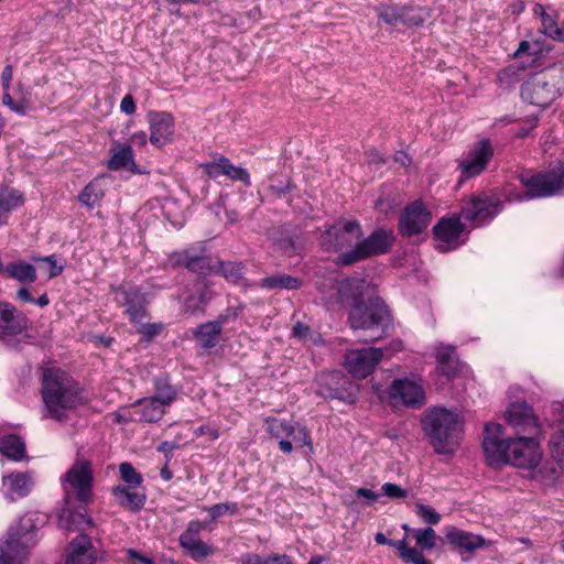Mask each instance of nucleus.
I'll return each instance as SVG.
<instances>
[{
  "instance_id": "nucleus-1",
  "label": "nucleus",
  "mask_w": 564,
  "mask_h": 564,
  "mask_svg": "<svg viewBox=\"0 0 564 564\" xmlns=\"http://www.w3.org/2000/svg\"><path fill=\"white\" fill-rule=\"evenodd\" d=\"M502 426L487 423L484 430L482 448L487 463L492 467L511 464L518 468L534 469L542 460V451L536 436L520 435L502 438Z\"/></svg>"
},
{
  "instance_id": "nucleus-2",
  "label": "nucleus",
  "mask_w": 564,
  "mask_h": 564,
  "mask_svg": "<svg viewBox=\"0 0 564 564\" xmlns=\"http://www.w3.org/2000/svg\"><path fill=\"white\" fill-rule=\"evenodd\" d=\"M43 416L57 422L68 420L69 414L86 402L79 382L67 371L47 368L41 381Z\"/></svg>"
},
{
  "instance_id": "nucleus-3",
  "label": "nucleus",
  "mask_w": 564,
  "mask_h": 564,
  "mask_svg": "<svg viewBox=\"0 0 564 564\" xmlns=\"http://www.w3.org/2000/svg\"><path fill=\"white\" fill-rule=\"evenodd\" d=\"M423 430L438 454L453 453L463 431L459 415L444 408L429 410L422 419Z\"/></svg>"
},
{
  "instance_id": "nucleus-4",
  "label": "nucleus",
  "mask_w": 564,
  "mask_h": 564,
  "mask_svg": "<svg viewBox=\"0 0 564 564\" xmlns=\"http://www.w3.org/2000/svg\"><path fill=\"white\" fill-rule=\"evenodd\" d=\"M349 324L355 330L369 332V335L362 339L365 343H375L387 335L391 316L384 302L379 297H373L367 303L352 306L349 313Z\"/></svg>"
},
{
  "instance_id": "nucleus-5",
  "label": "nucleus",
  "mask_w": 564,
  "mask_h": 564,
  "mask_svg": "<svg viewBox=\"0 0 564 564\" xmlns=\"http://www.w3.org/2000/svg\"><path fill=\"white\" fill-rule=\"evenodd\" d=\"M64 501L70 506L78 501L87 506L93 500L94 471L91 463L84 458H77L62 477Z\"/></svg>"
},
{
  "instance_id": "nucleus-6",
  "label": "nucleus",
  "mask_w": 564,
  "mask_h": 564,
  "mask_svg": "<svg viewBox=\"0 0 564 564\" xmlns=\"http://www.w3.org/2000/svg\"><path fill=\"white\" fill-rule=\"evenodd\" d=\"M564 89V80L560 70L541 72L531 76L521 87L524 101L539 107L551 105Z\"/></svg>"
},
{
  "instance_id": "nucleus-7",
  "label": "nucleus",
  "mask_w": 564,
  "mask_h": 564,
  "mask_svg": "<svg viewBox=\"0 0 564 564\" xmlns=\"http://www.w3.org/2000/svg\"><path fill=\"white\" fill-rule=\"evenodd\" d=\"M519 180L525 188L519 199L530 200L558 195L564 191V163L558 162L545 172L522 173Z\"/></svg>"
},
{
  "instance_id": "nucleus-8",
  "label": "nucleus",
  "mask_w": 564,
  "mask_h": 564,
  "mask_svg": "<svg viewBox=\"0 0 564 564\" xmlns=\"http://www.w3.org/2000/svg\"><path fill=\"white\" fill-rule=\"evenodd\" d=\"M394 241L391 230L377 229L366 239H360L355 248L341 252L336 263L340 265H351L364 259L387 253Z\"/></svg>"
},
{
  "instance_id": "nucleus-9",
  "label": "nucleus",
  "mask_w": 564,
  "mask_h": 564,
  "mask_svg": "<svg viewBox=\"0 0 564 564\" xmlns=\"http://www.w3.org/2000/svg\"><path fill=\"white\" fill-rule=\"evenodd\" d=\"M502 210V203L495 194L477 193L462 202L460 216L471 221L474 226H481L491 220Z\"/></svg>"
},
{
  "instance_id": "nucleus-10",
  "label": "nucleus",
  "mask_w": 564,
  "mask_h": 564,
  "mask_svg": "<svg viewBox=\"0 0 564 564\" xmlns=\"http://www.w3.org/2000/svg\"><path fill=\"white\" fill-rule=\"evenodd\" d=\"M362 229L357 220L339 219L322 235V246L327 251L352 249L362 238Z\"/></svg>"
},
{
  "instance_id": "nucleus-11",
  "label": "nucleus",
  "mask_w": 564,
  "mask_h": 564,
  "mask_svg": "<svg viewBox=\"0 0 564 564\" xmlns=\"http://www.w3.org/2000/svg\"><path fill=\"white\" fill-rule=\"evenodd\" d=\"M495 154L489 139L475 142L468 152L458 161L460 180H468L481 174L488 167Z\"/></svg>"
},
{
  "instance_id": "nucleus-12",
  "label": "nucleus",
  "mask_w": 564,
  "mask_h": 564,
  "mask_svg": "<svg viewBox=\"0 0 564 564\" xmlns=\"http://www.w3.org/2000/svg\"><path fill=\"white\" fill-rule=\"evenodd\" d=\"M387 352L388 348L375 347L347 350L345 367L352 377L364 379L373 371Z\"/></svg>"
},
{
  "instance_id": "nucleus-13",
  "label": "nucleus",
  "mask_w": 564,
  "mask_h": 564,
  "mask_svg": "<svg viewBox=\"0 0 564 564\" xmlns=\"http://www.w3.org/2000/svg\"><path fill=\"white\" fill-rule=\"evenodd\" d=\"M507 421L520 436H538L541 433V425L535 416L532 406L525 402L512 403L507 410Z\"/></svg>"
},
{
  "instance_id": "nucleus-14",
  "label": "nucleus",
  "mask_w": 564,
  "mask_h": 564,
  "mask_svg": "<svg viewBox=\"0 0 564 564\" xmlns=\"http://www.w3.org/2000/svg\"><path fill=\"white\" fill-rule=\"evenodd\" d=\"M375 10L379 19L388 25L419 26L425 21L421 10L413 7L380 3Z\"/></svg>"
},
{
  "instance_id": "nucleus-15",
  "label": "nucleus",
  "mask_w": 564,
  "mask_h": 564,
  "mask_svg": "<svg viewBox=\"0 0 564 564\" xmlns=\"http://www.w3.org/2000/svg\"><path fill=\"white\" fill-rule=\"evenodd\" d=\"M115 301L124 307L130 321L141 323L147 317L145 297L137 286H119L113 289Z\"/></svg>"
},
{
  "instance_id": "nucleus-16",
  "label": "nucleus",
  "mask_w": 564,
  "mask_h": 564,
  "mask_svg": "<svg viewBox=\"0 0 564 564\" xmlns=\"http://www.w3.org/2000/svg\"><path fill=\"white\" fill-rule=\"evenodd\" d=\"M432 215L422 202L410 204L399 220V230L402 236L412 237L422 232L431 223Z\"/></svg>"
},
{
  "instance_id": "nucleus-17",
  "label": "nucleus",
  "mask_w": 564,
  "mask_h": 564,
  "mask_svg": "<svg viewBox=\"0 0 564 564\" xmlns=\"http://www.w3.org/2000/svg\"><path fill=\"white\" fill-rule=\"evenodd\" d=\"M464 229L460 215L442 218L433 228L436 239L441 242L437 248L443 252L457 248L462 243L459 237Z\"/></svg>"
},
{
  "instance_id": "nucleus-18",
  "label": "nucleus",
  "mask_w": 564,
  "mask_h": 564,
  "mask_svg": "<svg viewBox=\"0 0 564 564\" xmlns=\"http://www.w3.org/2000/svg\"><path fill=\"white\" fill-rule=\"evenodd\" d=\"M445 538L447 543L457 550L462 555H474L479 549L491 545L482 535L451 527L446 530Z\"/></svg>"
},
{
  "instance_id": "nucleus-19",
  "label": "nucleus",
  "mask_w": 564,
  "mask_h": 564,
  "mask_svg": "<svg viewBox=\"0 0 564 564\" xmlns=\"http://www.w3.org/2000/svg\"><path fill=\"white\" fill-rule=\"evenodd\" d=\"M34 473L13 471L2 477V490L9 501L29 496L34 487Z\"/></svg>"
},
{
  "instance_id": "nucleus-20",
  "label": "nucleus",
  "mask_w": 564,
  "mask_h": 564,
  "mask_svg": "<svg viewBox=\"0 0 564 564\" xmlns=\"http://www.w3.org/2000/svg\"><path fill=\"white\" fill-rule=\"evenodd\" d=\"M150 142L161 148L172 140L174 134V119L169 112H151L149 115Z\"/></svg>"
},
{
  "instance_id": "nucleus-21",
  "label": "nucleus",
  "mask_w": 564,
  "mask_h": 564,
  "mask_svg": "<svg viewBox=\"0 0 564 564\" xmlns=\"http://www.w3.org/2000/svg\"><path fill=\"white\" fill-rule=\"evenodd\" d=\"M390 398L400 400L409 406L421 405L424 402L423 388L409 379H395L390 386Z\"/></svg>"
},
{
  "instance_id": "nucleus-22",
  "label": "nucleus",
  "mask_w": 564,
  "mask_h": 564,
  "mask_svg": "<svg viewBox=\"0 0 564 564\" xmlns=\"http://www.w3.org/2000/svg\"><path fill=\"white\" fill-rule=\"evenodd\" d=\"M28 325V318L8 303H0V336L21 334Z\"/></svg>"
},
{
  "instance_id": "nucleus-23",
  "label": "nucleus",
  "mask_w": 564,
  "mask_h": 564,
  "mask_svg": "<svg viewBox=\"0 0 564 564\" xmlns=\"http://www.w3.org/2000/svg\"><path fill=\"white\" fill-rule=\"evenodd\" d=\"M96 555L89 536L77 535L68 546L66 564H95Z\"/></svg>"
},
{
  "instance_id": "nucleus-24",
  "label": "nucleus",
  "mask_w": 564,
  "mask_h": 564,
  "mask_svg": "<svg viewBox=\"0 0 564 564\" xmlns=\"http://www.w3.org/2000/svg\"><path fill=\"white\" fill-rule=\"evenodd\" d=\"M172 268L185 267L192 272L207 274L210 271V259L206 256H193L188 251H176L169 256Z\"/></svg>"
},
{
  "instance_id": "nucleus-25",
  "label": "nucleus",
  "mask_w": 564,
  "mask_h": 564,
  "mask_svg": "<svg viewBox=\"0 0 564 564\" xmlns=\"http://www.w3.org/2000/svg\"><path fill=\"white\" fill-rule=\"evenodd\" d=\"M303 282L300 278L285 273H278L263 278L257 283V285L261 289L288 291L299 290Z\"/></svg>"
},
{
  "instance_id": "nucleus-26",
  "label": "nucleus",
  "mask_w": 564,
  "mask_h": 564,
  "mask_svg": "<svg viewBox=\"0 0 564 564\" xmlns=\"http://www.w3.org/2000/svg\"><path fill=\"white\" fill-rule=\"evenodd\" d=\"M112 155L108 161V169L119 171L127 169L134 172L135 163L133 159V151L129 144H118L111 149Z\"/></svg>"
},
{
  "instance_id": "nucleus-27",
  "label": "nucleus",
  "mask_w": 564,
  "mask_h": 564,
  "mask_svg": "<svg viewBox=\"0 0 564 564\" xmlns=\"http://www.w3.org/2000/svg\"><path fill=\"white\" fill-rule=\"evenodd\" d=\"M112 495L121 507L130 511H139L143 508L145 502V496L143 494L131 491L130 488L122 486L115 487Z\"/></svg>"
},
{
  "instance_id": "nucleus-28",
  "label": "nucleus",
  "mask_w": 564,
  "mask_h": 564,
  "mask_svg": "<svg viewBox=\"0 0 564 564\" xmlns=\"http://www.w3.org/2000/svg\"><path fill=\"white\" fill-rule=\"evenodd\" d=\"M221 329L215 321L207 322L196 328L194 337L203 348H214L219 341Z\"/></svg>"
},
{
  "instance_id": "nucleus-29",
  "label": "nucleus",
  "mask_w": 564,
  "mask_h": 564,
  "mask_svg": "<svg viewBox=\"0 0 564 564\" xmlns=\"http://www.w3.org/2000/svg\"><path fill=\"white\" fill-rule=\"evenodd\" d=\"M290 426L291 424L288 422L274 417L265 420L267 432L271 436L280 440L279 447L283 453H291L293 449L292 443L288 440Z\"/></svg>"
},
{
  "instance_id": "nucleus-30",
  "label": "nucleus",
  "mask_w": 564,
  "mask_h": 564,
  "mask_svg": "<svg viewBox=\"0 0 564 564\" xmlns=\"http://www.w3.org/2000/svg\"><path fill=\"white\" fill-rule=\"evenodd\" d=\"M4 274L21 283H32L37 279L35 267L24 261L8 263L6 265Z\"/></svg>"
},
{
  "instance_id": "nucleus-31",
  "label": "nucleus",
  "mask_w": 564,
  "mask_h": 564,
  "mask_svg": "<svg viewBox=\"0 0 564 564\" xmlns=\"http://www.w3.org/2000/svg\"><path fill=\"white\" fill-rule=\"evenodd\" d=\"M0 452L12 460H22L25 456V443L18 435H6L0 438Z\"/></svg>"
},
{
  "instance_id": "nucleus-32",
  "label": "nucleus",
  "mask_w": 564,
  "mask_h": 564,
  "mask_svg": "<svg viewBox=\"0 0 564 564\" xmlns=\"http://www.w3.org/2000/svg\"><path fill=\"white\" fill-rule=\"evenodd\" d=\"M178 543L181 547L186 552V554L194 561L200 562L206 557L214 554L213 546L208 545L200 539L197 540H184L178 539Z\"/></svg>"
},
{
  "instance_id": "nucleus-33",
  "label": "nucleus",
  "mask_w": 564,
  "mask_h": 564,
  "mask_svg": "<svg viewBox=\"0 0 564 564\" xmlns=\"http://www.w3.org/2000/svg\"><path fill=\"white\" fill-rule=\"evenodd\" d=\"M140 409V420L144 422H158L165 414V408L152 398L140 399L135 402Z\"/></svg>"
},
{
  "instance_id": "nucleus-34",
  "label": "nucleus",
  "mask_w": 564,
  "mask_h": 564,
  "mask_svg": "<svg viewBox=\"0 0 564 564\" xmlns=\"http://www.w3.org/2000/svg\"><path fill=\"white\" fill-rule=\"evenodd\" d=\"M84 523L90 525L91 520L84 513H74L69 509H64L58 519V525L66 531H74Z\"/></svg>"
},
{
  "instance_id": "nucleus-35",
  "label": "nucleus",
  "mask_w": 564,
  "mask_h": 564,
  "mask_svg": "<svg viewBox=\"0 0 564 564\" xmlns=\"http://www.w3.org/2000/svg\"><path fill=\"white\" fill-rule=\"evenodd\" d=\"M155 394L152 397L164 408L171 405L176 399V390L163 378L155 380Z\"/></svg>"
},
{
  "instance_id": "nucleus-36",
  "label": "nucleus",
  "mask_w": 564,
  "mask_h": 564,
  "mask_svg": "<svg viewBox=\"0 0 564 564\" xmlns=\"http://www.w3.org/2000/svg\"><path fill=\"white\" fill-rule=\"evenodd\" d=\"M104 197V189L98 181H91L85 186L78 198L83 205L94 207Z\"/></svg>"
},
{
  "instance_id": "nucleus-37",
  "label": "nucleus",
  "mask_w": 564,
  "mask_h": 564,
  "mask_svg": "<svg viewBox=\"0 0 564 564\" xmlns=\"http://www.w3.org/2000/svg\"><path fill=\"white\" fill-rule=\"evenodd\" d=\"M218 271L227 281L238 284L243 279L245 265L242 262H220Z\"/></svg>"
},
{
  "instance_id": "nucleus-38",
  "label": "nucleus",
  "mask_w": 564,
  "mask_h": 564,
  "mask_svg": "<svg viewBox=\"0 0 564 564\" xmlns=\"http://www.w3.org/2000/svg\"><path fill=\"white\" fill-rule=\"evenodd\" d=\"M523 68L518 65H509L497 74V82L503 88H510L522 78Z\"/></svg>"
},
{
  "instance_id": "nucleus-39",
  "label": "nucleus",
  "mask_w": 564,
  "mask_h": 564,
  "mask_svg": "<svg viewBox=\"0 0 564 564\" xmlns=\"http://www.w3.org/2000/svg\"><path fill=\"white\" fill-rule=\"evenodd\" d=\"M24 203L23 194L14 188H7L0 192V206L4 212H12Z\"/></svg>"
},
{
  "instance_id": "nucleus-40",
  "label": "nucleus",
  "mask_w": 564,
  "mask_h": 564,
  "mask_svg": "<svg viewBox=\"0 0 564 564\" xmlns=\"http://www.w3.org/2000/svg\"><path fill=\"white\" fill-rule=\"evenodd\" d=\"M557 18V13H547L541 20L542 32L554 41L564 42V32L560 31Z\"/></svg>"
},
{
  "instance_id": "nucleus-41",
  "label": "nucleus",
  "mask_w": 564,
  "mask_h": 564,
  "mask_svg": "<svg viewBox=\"0 0 564 564\" xmlns=\"http://www.w3.org/2000/svg\"><path fill=\"white\" fill-rule=\"evenodd\" d=\"M223 175H226L231 181H240L246 186H250V175L249 172L241 167L234 165L228 158L224 159L223 161Z\"/></svg>"
},
{
  "instance_id": "nucleus-42",
  "label": "nucleus",
  "mask_w": 564,
  "mask_h": 564,
  "mask_svg": "<svg viewBox=\"0 0 564 564\" xmlns=\"http://www.w3.org/2000/svg\"><path fill=\"white\" fill-rule=\"evenodd\" d=\"M416 545L422 550H432L436 546V532L431 527L413 530Z\"/></svg>"
},
{
  "instance_id": "nucleus-43",
  "label": "nucleus",
  "mask_w": 564,
  "mask_h": 564,
  "mask_svg": "<svg viewBox=\"0 0 564 564\" xmlns=\"http://www.w3.org/2000/svg\"><path fill=\"white\" fill-rule=\"evenodd\" d=\"M120 477L130 488H135L141 485L142 476L139 474L130 463H121L119 465Z\"/></svg>"
},
{
  "instance_id": "nucleus-44",
  "label": "nucleus",
  "mask_w": 564,
  "mask_h": 564,
  "mask_svg": "<svg viewBox=\"0 0 564 564\" xmlns=\"http://www.w3.org/2000/svg\"><path fill=\"white\" fill-rule=\"evenodd\" d=\"M552 457L564 466V431L554 433L550 438Z\"/></svg>"
},
{
  "instance_id": "nucleus-45",
  "label": "nucleus",
  "mask_w": 564,
  "mask_h": 564,
  "mask_svg": "<svg viewBox=\"0 0 564 564\" xmlns=\"http://www.w3.org/2000/svg\"><path fill=\"white\" fill-rule=\"evenodd\" d=\"M205 509L208 510L212 521H215L225 514H236L239 507L237 502H221Z\"/></svg>"
},
{
  "instance_id": "nucleus-46",
  "label": "nucleus",
  "mask_w": 564,
  "mask_h": 564,
  "mask_svg": "<svg viewBox=\"0 0 564 564\" xmlns=\"http://www.w3.org/2000/svg\"><path fill=\"white\" fill-rule=\"evenodd\" d=\"M288 434H289L288 440L292 444L295 443L297 445H307V446L312 445L307 430L305 427L301 426L300 424H294V425L291 424Z\"/></svg>"
},
{
  "instance_id": "nucleus-47",
  "label": "nucleus",
  "mask_w": 564,
  "mask_h": 564,
  "mask_svg": "<svg viewBox=\"0 0 564 564\" xmlns=\"http://www.w3.org/2000/svg\"><path fill=\"white\" fill-rule=\"evenodd\" d=\"M415 512L427 524H437L441 521V514L427 505L416 503Z\"/></svg>"
},
{
  "instance_id": "nucleus-48",
  "label": "nucleus",
  "mask_w": 564,
  "mask_h": 564,
  "mask_svg": "<svg viewBox=\"0 0 564 564\" xmlns=\"http://www.w3.org/2000/svg\"><path fill=\"white\" fill-rule=\"evenodd\" d=\"M36 261H40L44 264L41 268L45 270L48 279L57 276L64 269L63 265H58L56 263V257L54 254L44 258H37Z\"/></svg>"
},
{
  "instance_id": "nucleus-49",
  "label": "nucleus",
  "mask_w": 564,
  "mask_h": 564,
  "mask_svg": "<svg viewBox=\"0 0 564 564\" xmlns=\"http://www.w3.org/2000/svg\"><path fill=\"white\" fill-rule=\"evenodd\" d=\"M206 529V522L192 520L187 523L185 531L180 535L178 539L184 540H197L202 531Z\"/></svg>"
},
{
  "instance_id": "nucleus-50",
  "label": "nucleus",
  "mask_w": 564,
  "mask_h": 564,
  "mask_svg": "<svg viewBox=\"0 0 564 564\" xmlns=\"http://www.w3.org/2000/svg\"><path fill=\"white\" fill-rule=\"evenodd\" d=\"M401 560L404 563L411 564H431L421 551L415 547H409L405 553H402Z\"/></svg>"
},
{
  "instance_id": "nucleus-51",
  "label": "nucleus",
  "mask_w": 564,
  "mask_h": 564,
  "mask_svg": "<svg viewBox=\"0 0 564 564\" xmlns=\"http://www.w3.org/2000/svg\"><path fill=\"white\" fill-rule=\"evenodd\" d=\"M163 329L162 323H145L140 326L138 333L143 336L144 339L151 340L158 336Z\"/></svg>"
},
{
  "instance_id": "nucleus-52",
  "label": "nucleus",
  "mask_w": 564,
  "mask_h": 564,
  "mask_svg": "<svg viewBox=\"0 0 564 564\" xmlns=\"http://www.w3.org/2000/svg\"><path fill=\"white\" fill-rule=\"evenodd\" d=\"M383 494L391 499H404L408 496V491L393 482H386L381 487Z\"/></svg>"
},
{
  "instance_id": "nucleus-53",
  "label": "nucleus",
  "mask_w": 564,
  "mask_h": 564,
  "mask_svg": "<svg viewBox=\"0 0 564 564\" xmlns=\"http://www.w3.org/2000/svg\"><path fill=\"white\" fill-rule=\"evenodd\" d=\"M226 159V156H220L212 162H207L205 164H203V169L205 171V173L212 177V178H216L218 177L219 175H223V160Z\"/></svg>"
},
{
  "instance_id": "nucleus-54",
  "label": "nucleus",
  "mask_w": 564,
  "mask_h": 564,
  "mask_svg": "<svg viewBox=\"0 0 564 564\" xmlns=\"http://www.w3.org/2000/svg\"><path fill=\"white\" fill-rule=\"evenodd\" d=\"M242 308L240 306L237 307H228L224 313L219 314L215 322L223 328V326L231 321H235L240 315Z\"/></svg>"
},
{
  "instance_id": "nucleus-55",
  "label": "nucleus",
  "mask_w": 564,
  "mask_h": 564,
  "mask_svg": "<svg viewBox=\"0 0 564 564\" xmlns=\"http://www.w3.org/2000/svg\"><path fill=\"white\" fill-rule=\"evenodd\" d=\"M17 542L13 540H8L4 542V546H0V564H14V557L11 555V551L14 550V544Z\"/></svg>"
},
{
  "instance_id": "nucleus-56",
  "label": "nucleus",
  "mask_w": 564,
  "mask_h": 564,
  "mask_svg": "<svg viewBox=\"0 0 564 564\" xmlns=\"http://www.w3.org/2000/svg\"><path fill=\"white\" fill-rule=\"evenodd\" d=\"M194 435L199 437L203 435H207L212 441H215L219 437L218 429L212 424L200 425L198 429L194 431Z\"/></svg>"
},
{
  "instance_id": "nucleus-57",
  "label": "nucleus",
  "mask_w": 564,
  "mask_h": 564,
  "mask_svg": "<svg viewBox=\"0 0 564 564\" xmlns=\"http://www.w3.org/2000/svg\"><path fill=\"white\" fill-rule=\"evenodd\" d=\"M178 447L180 445L177 442L164 441L159 445L158 451L163 453L164 456L166 457V460L169 462L173 457L174 451L177 449Z\"/></svg>"
},
{
  "instance_id": "nucleus-58",
  "label": "nucleus",
  "mask_w": 564,
  "mask_h": 564,
  "mask_svg": "<svg viewBox=\"0 0 564 564\" xmlns=\"http://www.w3.org/2000/svg\"><path fill=\"white\" fill-rule=\"evenodd\" d=\"M34 516L35 514H33V513H29L21 519V523H20L21 530L25 531L22 534V538L25 540H28L29 531H32L36 528V525L34 524V521H35Z\"/></svg>"
},
{
  "instance_id": "nucleus-59",
  "label": "nucleus",
  "mask_w": 564,
  "mask_h": 564,
  "mask_svg": "<svg viewBox=\"0 0 564 564\" xmlns=\"http://www.w3.org/2000/svg\"><path fill=\"white\" fill-rule=\"evenodd\" d=\"M120 109L122 112L127 115H132L135 112V104L134 99L131 95H126L121 102H120Z\"/></svg>"
},
{
  "instance_id": "nucleus-60",
  "label": "nucleus",
  "mask_w": 564,
  "mask_h": 564,
  "mask_svg": "<svg viewBox=\"0 0 564 564\" xmlns=\"http://www.w3.org/2000/svg\"><path fill=\"white\" fill-rule=\"evenodd\" d=\"M356 496L365 498L368 503H372V502L377 501L379 498L378 494L373 492L372 490H370L368 488H358L356 490Z\"/></svg>"
},
{
  "instance_id": "nucleus-61",
  "label": "nucleus",
  "mask_w": 564,
  "mask_h": 564,
  "mask_svg": "<svg viewBox=\"0 0 564 564\" xmlns=\"http://www.w3.org/2000/svg\"><path fill=\"white\" fill-rule=\"evenodd\" d=\"M310 327L303 323L297 322L293 327V336L296 338H305L310 334Z\"/></svg>"
},
{
  "instance_id": "nucleus-62",
  "label": "nucleus",
  "mask_w": 564,
  "mask_h": 564,
  "mask_svg": "<svg viewBox=\"0 0 564 564\" xmlns=\"http://www.w3.org/2000/svg\"><path fill=\"white\" fill-rule=\"evenodd\" d=\"M319 393L324 398L343 399V393L337 388H324L321 386Z\"/></svg>"
},
{
  "instance_id": "nucleus-63",
  "label": "nucleus",
  "mask_w": 564,
  "mask_h": 564,
  "mask_svg": "<svg viewBox=\"0 0 564 564\" xmlns=\"http://www.w3.org/2000/svg\"><path fill=\"white\" fill-rule=\"evenodd\" d=\"M130 141L135 145L143 147L147 144L148 135L144 131H139L131 135Z\"/></svg>"
},
{
  "instance_id": "nucleus-64",
  "label": "nucleus",
  "mask_w": 564,
  "mask_h": 564,
  "mask_svg": "<svg viewBox=\"0 0 564 564\" xmlns=\"http://www.w3.org/2000/svg\"><path fill=\"white\" fill-rule=\"evenodd\" d=\"M264 564H293L291 558L286 555H279L271 558H267Z\"/></svg>"
}]
</instances>
